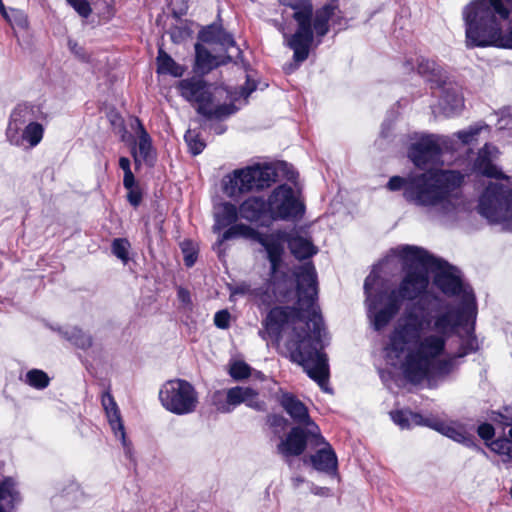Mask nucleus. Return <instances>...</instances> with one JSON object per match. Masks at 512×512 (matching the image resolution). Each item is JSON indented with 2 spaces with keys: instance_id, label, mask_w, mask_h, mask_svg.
Returning a JSON list of instances; mask_svg holds the SVG:
<instances>
[{
  "instance_id": "1",
  "label": "nucleus",
  "mask_w": 512,
  "mask_h": 512,
  "mask_svg": "<svg viewBox=\"0 0 512 512\" xmlns=\"http://www.w3.org/2000/svg\"><path fill=\"white\" fill-rule=\"evenodd\" d=\"M296 277V304L272 307L263 319L262 325L271 338L279 339L287 325L297 321L305 322L302 327H293L286 348L290 360L302 366L309 378L322 390L328 391L329 364L321 339L323 319L316 310H312L307 319L304 315L318 299V277L314 264L308 262L300 266Z\"/></svg>"
},
{
  "instance_id": "2",
  "label": "nucleus",
  "mask_w": 512,
  "mask_h": 512,
  "mask_svg": "<svg viewBox=\"0 0 512 512\" xmlns=\"http://www.w3.org/2000/svg\"><path fill=\"white\" fill-rule=\"evenodd\" d=\"M278 2L281 6L292 10L291 19L295 22V31L286 33L282 24H279L278 30L283 35L284 44L293 51L292 59L295 68L308 59L315 40L317 45L322 43L331 26L340 27L346 24L338 0H327L317 9H314L312 0H278Z\"/></svg>"
},
{
  "instance_id": "3",
  "label": "nucleus",
  "mask_w": 512,
  "mask_h": 512,
  "mask_svg": "<svg viewBox=\"0 0 512 512\" xmlns=\"http://www.w3.org/2000/svg\"><path fill=\"white\" fill-rule=\"evenodd\" d=\"M464 182L458 170L430 169L408 177L392 176L386 187L390 191L403 189V197L417 206H441L446 212L455 209L453 192Z\"/></svg>"
},
{
  "instance_id": "4",
  "label": "nucleus",
  "mask_w": 512,
  "mask_h": 512,
  "mask_svg": "<svg viewBox=\"0 0 512 512\" xmlns=\"http://www.w3.org/2000/svg\"><path fill=\"white\" fill-rule=\"evenodd\" d=\"M511 15L501 0H472L463 9L467 46L512 49V25L502 29Z\"/></svg>"
},
{
  "instance_id": "5",
  "label": "nucleus",
  "mask_w": 512,
  "mask_h": 512,
  "mask_svg": "<svg viewBox=\"0 0 512 512\" xmlns=\"http://www.w3.org/2000/svg\"><path fill=\"white\" fill-rule=\"evenodd\" d=\"M278 173L271 164H255L236 169L224 182V191L230 197L260 191L277 181Z\"/></svg>"
},
{
  "instance_id": "6",
  "label": "nucleus",
  "mask_w": 512,
  "mask_h": 512,
  "mask_svg": "<svg viewBox=\"0 0 512 512\" xmlns=\"http://www.w3.org/2000/svg\"><path fill=\"white\" fill-rule=\"evenodd\" d=\"M409 260L417 261L421 266L434 272V284L448 296H457L463 290V282L460 276L454 274V267L447 261L437 258L422 247H406Z\"/></svg>"
},
{
  "instance_id": "7",
  "label": "nucleus",
  "mask_w": 512,
  "mask_h": 512,
  "mask_svg": "<svg viewBox=\"0 0 512 512\" xmlns=\"http://www.w3.org/2000/svg\"><path fill=\"white\" fill-rule=\"evenodd\" d=\"M478 212L491 223L512 220V189L490 182L479 197Z\"/></svg>"
},
{
  "instance_id": "8",
  "label": "nucleus",
  "mask_w": 512,
  "mask_h": 512,
  "mask_svg": "<svg viewBox=\"0 0 512 512\" xmlns=\"http://www.w3.org/2000/svg\"><path fill=\"white\" fill-rule=\"evenodd\" d=\"M162 406L176 415H186L195 411L198 394L194 386L184 379L168 380L159 391Z\"/></svg>"
},
{
  "instance_id": "9",
  "label": "nucleus",
  "mask_w": 512,
  "mask_h": 512,
  "mask_svg": "<svg viewBox=\"0 0 512 512\" xmlns=\"http://www.w3.org/2000/svg\"><path fill=\"white\" fill-rule=\"evenodd\" d=\"M406 247L413 246L401 245L394 250L395 255L402 262V270L404 272L398 287L400 292H403L405 295L407 301H414L425 294L429 287V268L421 266L417 261L409 260L410 255L404 251Z\"/></svg>"
},
{
  "instance_id": "10",
  "label": "nucleus",
  "mask_w": 512,
  "mask_h": 512,
  "mask_svg": "<svg viewBox=\"0 0 512 512\" xmlns=\"http://www.w3.org/2000/svg\"><path fill=\"white\" fill-rule=\"evenodd\" d=\"M266 253L270 263L269 284L272 294L278 302L288 303L294 298L295 294L297 295L296 273L299 269L294 273L295 279L288 272L280 270L283 265L285 248H282L279 244L270 245Z\"/></svg>"
},
{
  "instance_id": "11",
  "label": "nucleus",
  "mask_w": 512,
  "mask_h": 512,
  "mask_svg": "<svg viewBox=\"0 0 512 512\" xmlns=\"http://www.w3.org/2000/svg\"><path fill=\"white\" fill-rule=\"evenodd\" d=\"M425 324L429 325L430 321L425 320L414 311L405 313L402 321L394 327L389 335L388 349L400 356L408 346L417 345L421 339Z\"/></svg>"
},
{
  "instance_id": "12",
  "label": "nucleus",
  "mask_w": 512,
  "mask_h": 512,
  "mask_svg": "<svg viewBox=\"0 0 512 512\" xmlns=\"http://www.w3.org/2000/svg\"><path fill=\"white\" fill-rule=\"evenodd\" d=\"M273 222L298 221L305 214V204L288 184H280L269 194Z\"/></svg>"
},
{
  "instance_id": "13",
  "label": "nucleus",
  "mask_w": 512,
  "mask_h": 512,
  "mask_svg": "<svg viewBox=\"0 0 512 512\" xmlns=\"http://www.w3.org/2000/svg\"><path fill=\"white\" fill-rule=\"evenodd\" d=\"M296 425L290 429L284 439L277 445V451L285 458L301 456L308 443L312 447H319L325 443V438L321 435L317 425L311 426Z\"/></svg>"
},
{
  "instance_id": "14",
  "label": "nucleus",
  "mask_w": 512,
  "mask_h": 512,
  "mask_svg": "<svg viewBox=\"0 0 512 512\" xmlns=\"http://www.w3.org/2000/svg\"><path fill=\"white\" fill-rule=\"evenodd\" d=\"M212 403L220 413H231L240 404H245L258 412L266 410V403L259 398V392L249 386H234L227 389L225 399L223 393L217 390L212 395Z\"/></svg>"
},
{
  "instance_id": "15",
  "label": "nucleus",
  "mask_w": 512,
  "mask_h": 512,
  "mask_svg": "<svg viewBox=\"0 0 512 512\" xmlns=\"http://www.w3.org/2000/svg\"><path fill=\"white\" fill-rule=\"evenodd\" d=\"M29 111V106L27 104H19L15 107L10 115L9 125L6 131L7 138L9 142L13 145H21L23 141L27 142L30 147L37 146L43 139L44 136V127L42 124L38 122H30L24 129L21 135V138L18 137V125L17 122L23 124L25 122L22 117Z\"/></svg>"
},
{
  "instance_id": "16",
  "label": "nucleus",
  "mask_w": 512,
  "mask_h": 512,
  "mask_svg": "<svg viewBox=\"0 0 512 512\" xmlns=\"http://www.w3.org/2000/svg\"><path fill=\"white\" fill-rule=\"evenodd\" d=\"M414 419L418 424H426V427L441 433L455 442L471 448L484 456L488 455L487 452L477 443L475 436L469 433L463 425L448 424L438 417H424L421 414H415Z\"/></svg>"
},
{
  "instance_id": "17",
  "label": "nucleus",
  "mask_w": 512,
  "mask_h": 512,
  "mask_svg": "<svg viewBox=\"0 0 512 512\" xmlns=\"http://www.w3.org/2000/svg\"><path fill=\"white\" fill-rule=\"evenodd\" d=\"M267 242L279 244L282 248H284V243H287L291 254L300 261L309 259L318 252L317 247L311 240L297 233L283 230L268 234Z\"/></svg>"
},
{
  "instance_id": "18",
  "label": "nucleus",
  "mask_w": 512,
  "mask_h": 512,
  "mask_svg": "<svg viewBox=\"0 0 512 512\" xmlns=\"http://www.w3.org/2000/svg\"><path fill=\"white\" fill-rule=\"evenodd\" d=\"M178 89L183 98L189 102L197 104L196 109L201 106H212L214 92L217 90L213 84L208 83L202 78L190 77L182 79L178 84Z\"/></svg>"
},
{
  "instance_id": "19",
  "label": "nucleus",
  "mask_w": 512,
  "mask_h": 512,
  "mask_svg": "<svg viewBox=\"0 0 512 512\" xmlns=\"http://www.w3.org/2000/svg\"><path fill=\"white\" fill-rule=\"evenodd\" d=\"M240 218L259 226L269 227L272 214L269 197L250 196L239 205Z\"/></svg>"
},
{
  "instance_id": "20",
  "label": "nucleus",
  "mask_w": 512,
  "mask_h": 512,
  "mask_svg": "<svg viewBox=\"0 0 512 512\" xmlns=\"http://www.w3.org/2000/svg\"><path fill=\"white\" fill-rule=\"evenodd\" d=\"M442 155V148L434 135L421 137L411 144L408 156L414 165L424 169L428 164L435 163Z\"/></svg>"
},
{
  "instance_id": "21",
  "label": "nucleus",
  "mask_w": 512,
  "mask_h": 512,
  "mask_svg": "<svg viewBox=\"0 0 512 512\" xmlns=\"http://www.w3.org/2000/svg\"><path fill=\"white\" fill-rule=\"evenodd\" d=\"M404 301H407V299L403 292H400V288L392 289L386 296L384 307L373 314L374 329L380 331L385 328L399 313Z\"/></svg>"
},
{
  "instance_id": "22",
  "label": "nucleus",
  "mask_w": 512,
  "mask_h": 512,
  "mask_svg": "<svg viewBox=\"0 0 512 512\" xmlns=\"http://www.w3.org/2000/svg\"><path fill=\"white\" fill-rule=\"evenodd\" d=\"M431 365L432 362L418 350L410 351L403 363L404 377L412 384H419L428 377Z\"/></svg>"
},
{
  "instance_id": "23",
  "label": "nucleus",
  "mask_w": 512,
  "mask_h": 512,
  "mask_svg": "<svg viewBox=\"0 0 512 512\" xmlns=\"http://www.w3.org/2000/svg\"><path fill=\"white\" fill-rule=\"evenodd\" d=\"M323 448L318 449L314 454L303 459L304 464H310L313 469L319 472L332 475L338 470L337 455L332 446L325 441Z\"/></svg>"
},
{
  "instance_id": "24",
  "label": "nucleus",
  "mask_w": 512,
  "mask_h": 512,
  "mask_svg": "<svg viewBox=\"0 0 512 512\" xmlns=\"http://www.w3.org/2000/svg\"><path fill=\"white\" fill-rule=\"evenodd\" d=\"M279 404L298 425H316L309 415L307 406L293 393L283 392L279 398Z\"/></svg>"
},
{
  "instance_id": "25",
  "label": "nucleus",
  "mask_w": 512,
  "mask_h": 512,
  "mask_svg": "<svg viewBox=\"0 0 512 512\" xmlns=\"http://www.w3.org/2000/svg\"><path fill=\"white\" fill-rule=\"evenodd\" d=\"M198 40L200 43L217 44L225 51L236 46L234 36L220 22L203 26L198 32Z\"/></svg>"
},
{
  "instance_id": "26",
  "label": "nucleus",
  "mask_w": 512,
  "mask_h": 512,
  "mask_svg": "<svg viewBox=\"0 0 512 512\" xmlns=\"http://www.w3.org/2000/svg\"><path fill=\"white\" fill-rule=\"evenodd\" d=\"M194 49V70L201 75L208 74L213 69L232 62V57L230 55L221 57L215 56L200 42L195 43Z\"/></svg>"
},
{
  "instance_id": "27",
  "label": "nucleus",
  "mask_w": 512,
  "mask_h": 512,
  "mask_svg": "<svg viewBox=\"0 0 512 512\" xmlns=\"http://www.w3.org/2000/svg\"><path fill=\"white\" fill-rule=\"evenodd\" d=\"M230 227L226 229L223 234L221 235V238L219 239V244H222L224 241L234 239L237 237H243L246 239H251L257 243H259L261 246L264 247L265 251H267L270 247V245H274V243H268V234L261 233L257 229L253 228L250 225L244 224V223H234L229 225Z\"/></svg>"
},
{
  "instance_id": "28",
  "label": "nucleus",
  "mask_w": 512,
  "mask_h": 512,
  "mask_svg": "<svg viewBox=\"0 0 512 512\" xmlns=\"http://www.w3.org/2000/svg\"><path fill=\"white\" fill-rule=\"evenodd\" d=\"M417 73L431 84V88L445 87L448 75L435 60L421 57L417 61Z\"/></svg>"
},
{
  "instance_id": "29",
  "label": "nucleus",
  "mask_w": 512,
  "mask_h": 512,
  "mask_svg": "<svg viewBox=\"0 0 512 512\" xmlns=\"http://www.w3.org/2000/svg\"><path fill=\"white\" fill-rule=\"evenodd\" d=\"M22 501L17 480L0 473V512H9Z\"/></svg>"
},
{
  "instance_id": "30",
  "label": "nucleus",
  "mask_w": 512,
  "mask_h": 512,
  "mask_svg": "<svg viewBox=\"0 0 512 512\" xmlns=\"http://www.w3.org/2000/svg\"><path fill=\"white\" fill-rule=\"evenodd\" d=\"M472 169L475 173L487 178L506 179L507 176L493 163L489 144H485L478 152L477 157L473 161Z\"/></svg>"
},
{
  "instance_id": "31",
  "label": "nucleus",
  "mask_w": 512,
  "mask_h": 512,
  "mask_svg": "<svg viewBox=\"0 0 512 512\" xmlns=\"http://www.w3.org/2000/svg\"><path fill=\"white\" fill-rule=\"evenodd\" d=\"M101 405L114 434L118 435V433H120L122 438H125V429L121 412L109 388L101 395Z\"/></svg>"
},
{
  "instance_id": "32",
  "label": "nucleus",
  "mask_w": 512,
  "mask_h": 512,
  "mask_svg": "<svg viewBox=\"0 0 512 512\" xmlns=\"http://www.w3.org/2000/svg\"><path fill=\"white\" fill-rule=\"evenodd\" d=\"M464 310H447L434 319L433 329L437 335L444 336L446 339L459 327L464 320Z\"/></svg>"
},
{
  "instance_id": "33",
  "label": "nucleus",
  "mask_w": 512,
  "mask_h": 512,
  "mask_svg": "<svg viewBox=\"0 0 512 512\" xmlns=\"http://www.w3.org/2000/svg\"><path fill=\"white\" fill-rule=\"evenodd\" d=\"M443 92L439 99L441 113L449 118L458 115L464 107V99L458 91L453 88H442Z\"/></svg>"
},
{
  "instance_id": "34",
  "label": "nucleus",
  "mask_w": 512,
  "mask_h": 512,
  "mask_svg": "<svg viewBox=\"0 0 512 512\" xmlns=\"http://www.w3.org/2000/svg\"><path fill=\"white\" fill-rule=\"evenodd\" d=\"M446 342V337L437 334H430L425 336L423 339H420L417 343L418 347L416 350L432 362L433 359L444 353Z\"/></svg>"
},
{
  "instance_id": "35",
  "label": "nucleus",
  "mask_w": 512,
  "mask_h": 512,
  "mask_svg": "<svg viewBox=\"0 0 512 512\" xmlns=\"http://www.w3.org/2000/svg\"><path fill=\"white\" fill-rule=\"evenodd\" d=\"M156 65V72L160 75L181 77L185 72V68L178 64L162 47L158 49Z\"/></svg>"
},
{
  "instance_id": "36",
  "label": "nucleus",
  "mask_w": 512,
  "mask_h": 512,
  "mask_svg": "<svg viewBox=\"0 0 512 512\" xmlns=\"http://www.w3.org/2000/svg\"><path fill=\"white\" fill-rule=\"evenodd\" d=\"M196 111L199 115H202L208 120L223 119L234 114L237 111V107L233 103H224L217 105L214 108L211 106H206V108L201 106L200 109H196Z\"/></svg>"
},
{
  "instance_id": "37",
  "label": "nucleus",
  "mask_w": 512,
  "mask_h": 512,
  "mask_svg": "<svg viewBox=\"0 0 512 512\" xmlns=\"http://www.w3.org/2000/svg\"><path fill=\"white\" fill-rule=\"evenodd\" d=\"M239 217V207L231 202H224L221 211L216 214V223L219 228H225L236 223Z\"/></svg>"
},
{
  "instance_id": "38",
  "label": "nucleus",
  "mask_w": 512,
  "mask_h": 512,
  "mask_svg": "<svg viewBox=\"0 0 512 512\" xmlns=\"http://www.w3.org/2000/svg\"><path fill=\"white\" fill-rule=\"evenodd\" d=\"M467 339L463 340L453 358H463L479 350V343L475 334V324L473 323L466 331Z\"/></svg>"
},
{
  "instance_id": "39",
  "label": "nucleus",
  "mask_w": 512,
  "mask_h": 512,
  "mask_svg": "<svg viewBox=\"0 0 512 512\" xmlns=\"http://www.w3.org/2000/svg\"><path fill=\"white\" fill-rule=\"evenodd\" d=\"M390 417L392 421L398 425L401 429H410L413 426H426V424H418L414 419L415 414H419L418 412H413L411 410L404 409H396L390 411Z\"/></svg>"
},
{
  "instance_id": "40",
  "label": "nucleus",
  "mask_w": 512,
  "mask_h": 512,
  "mask_svg": "<svg viewBox=\"0 0 512 512\" xmlns=\"http://www.w3.org/2000/svg\"><path fill=\"white\" fill-rule=\"evenodd\" d=\"M184 140L188 146L189 153L193 156L201 154L206 148V142L201 132L197 129H188L184 135Z\"/></svg>"
},
{
  "instance_id": "41",
  "label": "nucleus",
  "mask_w": 512,
  "mask_h": 512,
  "mask_svg": "<svg viewBox=\"0 0 512 512\" xmlns=\"http://www.w3.org/2000/svg\"><path fill=\"white\" fill-rule=\"evenodd\" d=\"M486 447L499 456H505L506 459L503 460L505 463L512 460V441H510L508 437L504 435L499 436L493 441H490V444Z\"/></svg>"
},
{
  "instance_id": "42",
  "label": "nucleus",
  "mask_w": 512,
  "mask_h": 512,
  "mask_svg": "<svg viewBox=\"0 0 512 512\" xmlns=\"http://www.w3.org/2000/svg\"><path fill=\"white\" fill-rule=\"evenodd\" d=\"M136 121H137L138 129H139V142H138L139 153H140L141 157L143 158V160L145 162H148L151 157V152L153 150L152 139H151L150 135L148 134V132L146 131V129H145L144 125L142 124V122L140 121V119L136 118Z\"/></svg>"
},
{
  "instance_id": "43",
  "label": "nucleus",
  "mask_w": 512,
  "mask_h": 512,
  "mask_svg": "<svg viewBox=\"0 0 512 512\" xmlns=\"http://www.w3.org/2000/svg\"><path fill=\"white\" fill-rule=\"evenodd\" d=\"M26 383L38 390L45 389L50 383L46 372L40 369H31L26 373Z\"/></svg>"
},
{
  "instance_id": "44",
  "label": "nucleus",
  "mask_w": 512,
  "mask_h": 512,
  "mask_svg": "<svg viewBox=\"0 0 512 512\" xmlns=\"http://www.w3.org/2000/svg\"><path fill=\"white\" fill-rule=\"evenodd\" d=\"M131 244L127 238H115L111 243V251L118 259L124 264H127L130 260L129 249Z\"/></svg>"
},
{
  "instance_id": "45",
  "label": "nucleus",
  "mask_w": 512,
  "mask_h": 512,
  "mask_svg": "<svg viewBox=\"0 0 512 512\" xmlns=\"http://www.w3.org/2000/svg\"><path fill=\"white\" fill-rule=\"evenodd\" d=\"M68 340L76 347L87 350L92 347L93 338L91 335L84 332L82 329L74 328L68 336Z\"/></svg>"
},
{
  "instance_id": "46",
  "label": "nucleus",
  "mask_w": 512,
  "mask_h": 512,
  "mask_svg": "<svg viewBox=\"0 0 512 512\" xmlns=\"http://www.w3.org/2000/svg\"><path fill=\"white\" fill-rule=\"evenodd\" d=\"M180 248L183 254V260L186 267L191 268L195 265L198 259V249L194 242L190 239H185L181 244Z\"/></svg>"
},
{
  "instance_id": "47",
  "label": "nucleus",
  "mask_w": 512,
  "mask_h": 512,
  "mask_svg": "<svg viewBox=\"0 0 512 512\" xmlns=\"http://www.w3.org/2000/svg\"><path fill=\"white\" fill-rule=\"evenodd\" d=\"M228 373L235 381L245 380L251 375V367L242 360H236L230 364Z\"/></svg>"
},
{
  "instance_id": "48",
  "label": "nucleus",
  "mask_w": 512,
  "mask_h": 512,
  "mask_svg": "<svg viewBox=\"0 0 512 512\" xmlns=\"http://www.w3.org/2000/svg\"><path fill=\"white\" fill-rule=\"evenodd\" d=\"M266 424L272 429L274 434L279 435L286 430L289 422L280 414H268L266 416Z\"/></svg>"
},
{
  "instance_id": "49",
  "label": "nucleus",
  "mask_w": 512,
  "mask_h": 512,
  "mask_svg": "<svg viewBox=\"0 0 512 512\" xmlns=\"http://www.w3.org/2000/svg\"><path fill=\"white\" fill-rule=\"evenodd\" d=\"M477 435L484 441L485 446L495 439V428L491 423L482 422L476 429Z\"/></svg>"
},
{
  "instance_id": "50",
  "label": "nucleus",
  "mask_w": 512,
  "mask_h": 512,
  "mask_svg": "<svg viewBox=\"0 0 512 512\" xmlns=\"http://www.w3.org/2000/svg\"><path fill=\"white\" fill-rule=\"evenodd\" d=\"M481 128L470 126L467 130H461L454 133L463 145H469L473 142L475 137L480 133Z\"/></svg>"
},
{
  "instance_id": "51",
  "label": "nucleus",
  "mask_w": 512,
  "mask_h": 512,
  "mask_svg": "<svg viewBox=\"0 0 512 512\" xmlns=\"http://www.w3.org/2000/svg\"><path fill=\"white\" fill-rule=\"evenodd\" d=\"M73 9L84 18H87L92 13V8L87 0H66Z\"/></svg>"
},
{
  "instance_id": "52",
  "label": "nucleus",
  "mask_w": 512,
  "mask_h": 512,
  "mask_svg": "<svg viewBox=\"0 0 512 512\" xmlns=\"http://www.w3.org/2000/svg\"><path fill=\"white\" fill-rule=\"evenodd\" d=\"M170 36L174 43H180L191 36V30L187 26H174L170 30Z\"/></svg>"
},
{
  "instance_id": "53",
  "label": "nucleus",
  "mask_w": 512,
  "mask_h": 512,
  "mask_svg": "<svg viewBox=\"0 0 512 512\" xmlns=\"http://www.w3.org/2000/svg\"><path fill=\"white\" fill-rule=\"evenodd\" d=\"M127 201L134 208H138L143 200V191L140 186L127 189Z\"/></svg>"
},
{
  "instance_id": "54",
  "label": "nucleus",
  "mask_w": 512,
  "mask_h": 512,
  "mask_svg": "<svg viewBox=\"0 0 512 512\" xmlns=\"http://www.w3.org/2000/svg\"><path fill=\"white\" fill-rule=\"evenodd\" d=\"M491 420L496 424L501 425L502 427L512 426L511 417L508 415L507 411H504V407L499 411H492Z\"/></svg>"
},
{
  "instance_id": "55",
  "label": "nucleus",
  "mask_w": 512,
  "mask_h": 512,
  "mask_svg": "<svg viewBox=\"0 0 512 512\" xmlns=\"http://www.w3.org/2000/svg\"><path fill=\"white\" fill-rule=\"evenodd\" d=\"M230 318L231 315L228 310H220L214 315V324L219 329H227L230 326Z\"/></svg>"
},
{
  "instance_id": "56",
  "label": "nucleus",
  "mask_w": 512,
  "mask_h": 512,
  "mask_svg": "<svg viewBox=\"0 0 512 512\" xmlns=\"http://www.w3.org/2000/svg\"><path fill=\"white\" fill-rule=\"evenodd\" d=\"M258 83L252 79L249 75L246 76V81L241 87V95L243 97L250 96L256 89H257Z\"/></svg>"
},
{
  "instance_id": "57",
  "label": "nucleus",
  "mask_w": 512,
  "mask_h": 512,
  "mask_svg": "<svg viewBox=\"0 0 512 512\" xmlns=\"http://www.w3.org/2000/svg\"><path fill=\"white\" fill-rule=\"evenodd\" d=\"M68 46H69L71 52L74 53L77 57H79L82 60L86 59V52H85L84 48L82 46L78 45L77 42L69 40Z\"/></svg>"
},
{
  "instance_id": "58",
  "label": "nucleus",
  "mask_w": 512,
  "mask_h": 512,
  "mask_svg": "<svg viewBox=\"0 0 512 512\" xmlns=\"http://www.w3.org/2000/svg\"><path fill=\"white\" fill-rule=\"evenodd\" d=\"M123 186L126 190L139 186L138 182L135 179L133 172H129V173L127 172L124 174Z\"/></svg>"
},
{
  "instance_id": "59",
  "label": "nucleus",
  "mask_w": 512,
  "mask_h": 512,
  "mask_svg": "<svg viewBox=\"0 0 512 512\" xmlns=\"http://www.w3.org/2000/svg\"><path fill=\"white\" fill-rule=\"evenodd\" d=\"M177 296L181 303L191 304V295L187 289H185L183 287H179L177 290Z\"/></svg>"
},
{
  "instance_id": "60",
  "label": "nucleus",
  "mask_w": 512,
  "mask_h": 512,
  "mask_svg": "<svg viewBox=\"0 0 512 512\" xmlns=\"http://www.w3.org/2000/svg\"><path fill=\"white\" fill-rule=\"evenodd\" d=\"M453 366V359H443L438 362L437 368L443 373H449Z\"/></svg>"
},
{
  "instance_id": "61",
  "label": "nucleus",
  "mask_w": 512,
  "mask_h": 512,
  "mask_svg": "<svg viewBox=\"0 0 512 512\" xmlns=\"http://www.w3.org/2000/svg\"><path fill=\"white\" fill-rule=\"evenodd\" d=\"M119 167L123 170L124 174L132 172L131 171V163L127 157H120L119 159Z\"/></svg>"
},
{
  "instance_id": "62",
  "label": "nucleus",
  "mask_w": 512,
  "mask_h": 512,
  "mask_svg": "<svg viewBox=\"0 0 512 512\" xmlns=\"http://www.w3.org/2000/svg\"><path fill=\"white\" fill-rule=\"evenodd\" d=\"M286 178L287 180L291 181V182H295L296 179L298 178V172H296L293 167H290L287 169L286 171Z\"/></svg>"
},
{
  "instance_id": "63",
  "label": "nucleus",
  "mask_w": 512,
  "mask_h": 512,
  "mask_svg": "<svg viewBox=\"0 0 512 512\" xmlns=\"http://www.w3.org/2000/svg\"><path fill=\"white\" fill-rule=\"evenodd\" d=\"M481 1L486 2L487 0ZM501 2L509 10L510 14H512V0H501Z\"/></svg>"
},
{
  "instance_id": "64",
  "label": "nucleus",
  "mask_w": 512,
  "mask_h": 512,
  "mask_svg": "<svg viewBox=\"0 0 512 512\" xmlns=\"http://www.w3.org/2000/svg\"><path fill=\"white\" fill-rule=\"evenodd\" d=\"M0 13L5 19H8V13L2 0H0Z\"/></svg>"
}]
</instances>
